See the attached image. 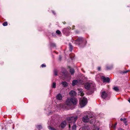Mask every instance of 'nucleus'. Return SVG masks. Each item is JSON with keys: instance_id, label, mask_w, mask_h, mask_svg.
Wrapping results in <instances>:
<instances>
[{"instance_id": "f257e3e1", "label": "nucleus", "mask_w": 130, "mask_h": 130, "mask_svg": "<svg viewBox=\"0 0 130 130\" xmlns=\"http://www.w3.org/2000/svg\"><path fill=\"white\" fill-rule=\"evenodd\" d=\"M74 43L76 45H78L80 47L84 46L86 43L87 41L86 39L82 37H79L74 41Z\"/></svg>"}, {"instance_id": "f03ea898", "label": "nucleus", "mask_w": 130, "mask_h": 130, "mask_svg": "<svg viewBox=\"0 0 130 130\" xmlns=\"http://www.w3.org/2000/svg\"><path fill=\"white\" fill-rule=\"evenodd\" d=\"M77 101L75 98H67L66 102V104L69 106L75 105L77 104Z\"/></svg>"}, {"instance_id": "7ed1b4c3", "label": "nucleus", "mask_w": 130, "mask_h": 130, "mask_svg": "<svg viewBox=\"0 0 130 130\" xmlns=\"http://www.w3.org/2000/svg\"><path fill=\"white\" fill-rule=\"evenodd\" d=\"M77 118L78 117L77 116H76L75 117H68L67 119V120L69 123L73 122L74 123L75 122Z\"/></svg>"}, {"instance_id": "20e7f679", "label": "nucleus", "mask_w": 130, "mask_h": 130, "mask_svg": "<svg viewBox=\"0 0 130 130\" xmlns=\"http://www.w3.org/2000/svg\"><path fill=\"white\" fill-rule=\"evenodd\" d=\"M80 104L82 107L84 106L87 102V100L86 98H84L83 99L80 100Z\"/></svg>"}, {"instance_id": "39448f33", "label": "nucleus", "mask_w": 130, "mask_h": 130, "mask_svg": "<svg viewBox=\"0 0 130 130\" xmlns=\"http://www.w3.org/2000/svg\"><path fill=\"white\" fill-rule=\"evenodd\" d=\"M101 78L102 79L104 83H109L110 81V79L109 77H105L104 76H101Z\"/></svg>"}, {"instance_id": "423d86ee", "label": "nucleus", "mask_w": 130, "mask_h": 130, "mask_svg": "<svg viewBox=\"0 0 130 130\" xmlns=\"http://www.w3.org/2000/svg\"><path fill=\"white\" fill-rule=\"evenodd\" d=\"M66 70L64 68H62V69L61 71V72L60 74L62 76H66L67 75Z\"/></svg>"}, {"instance_id": "0eeeda50", "label": "nucleus", "mask_w": 130, "mask_h": 130, "mask_svg": "<svg viewBox=\"0 0 130 130\" xmlns=\"http://www.w3.org/2000/svg\"><path fill=\"white\" fill-rule=\"evenodd\" d=\"M88 116L87 115L86 116L84 117L82 119V121L85 123L88 122L89 121Z\"/></svg>"}, {"instance_id": "6e6552de", "label": "nucleus", "mask_w": 130, "mask_h": 130, "mask_svg": "<svg viewBox=\"0 0 130 130\" xmlns=\"http://www.w3.org/2000/svg\"><path fill=\"white\" fill-rule=\"evenodd\" d=\"M70 29H71V28L70 29L68 27L64 28L63 30V32L64 34H68L69 33V30Z\"/></svg>"}, {"instance_id": "1a4fd4ad", "label": "nucleus", "mask_w": 130, "mask_h": 130, "mask_svg": "<svg viewBox=\"0 0 130 130\" xmlns=\"http://www.w3.org/2000/svg\"><path fill=\"white\" fill-rule=\"evenodd\" d=\"M107 95L108 94L105 91H103L102 93L101 97L103 99H105L107 97Z\"/></svg>"}, {"instance_id": "9d476101", "label": "nucleus", "mask_w": 130, "mask_h": 130, "mask_svg": "<svg viewBox=\"0 0 130 130\" xmlns=\"http://www.w3.org/2000/svg\"><path fill=\"white\" fill-rule=\"evenodd\" d=\"M62 96L60 93H59L56 96V99L59 100H62Z\"/></svg>"}, {"instance_id": "9b49d317", "label": "nucleus", "mask_w": 130, "mask_h": 130, "mask_svg": "<svg viewBox=\"0 0 130 130\" xmlns=\"http://www.w3.org/2000/svg\"><path fill=\"white\" fill-rule=\"evenodd\" d=\"M69 94L71 96H74L76 95V93L75 91L72 90L69 92Z\"/></svg>"}, {"instance_id": "f8f14e48", "label": "nucleus", "mask_w": 130, "mask_h": 130, "mask_svg": "<svg viewBox=\"0 0 130 130\" xmlns=\"http://www.w3.org/2000/svg\"><path fill=\"white\" fill-rule=\"evenodd\" d=\"M90 84L88 83H86L85 85V89L88 90L90 87Z\"/></svg>"}, {"instance_id": "ddd939ff", "label": "nucleus", "mask_w": 130, "mask_h": 130, "mask_svg": "<svg viewBox=\"0 0 130 130\" xmlns=\"http://www.w3.org/2000/svg\"><path fill=\"white\" fill-rule=\"evenodd\" d=\"M82 129L83 130H88L90 129V127L88 125H85L82 127Z\"/></svg>"}, {"instance_id": "4468645a", "label": "nucleus", "mask_w": 130, "mask_h": 130, "mask_svg": "<svg viewBox=\"0 0 130 130\" xmlns=\"http://www.w3.org/2000/svg\"><path fill=\"white\" fill-rule=\"evenodd\" d=\"M66 121H63L61 124V126L62 128H64L66 126Z\"/></svg>"}, {"instance_id": "2eb2a0df", "label": "nucleus", "mask_w": 130, "mask_h": 130, "mask_svg": "<svg viewBox=\"0 0 130 130\" xmlns=\"http://www.w3.org/2000/svg\"><path fill=\"white\" fill-rule=\"evenodd\" d=\"M78 83V81L77 80H74L72 82V84L73 86H75V85H76Z\"/></svg>"}, {"instance_id": "dca6fc26", "label": "nucleus", "mask_w": 130, "mask_h": 130, "mask_svg": "<svg viewBox=\"0 0 130 130\" xmlns=\"http://www.w3.org/2000/svg\"><path fill=\"white\" fill-rule=\"evenodd\" d=\"M61 83L64 87H65L68 86L67 83L66 82H63Z\"/></svg>"}, {"instance_id": "f3484780", "label": "nucleus", "mask_w": 130, "mask_h": 130, "mask_svg": "<svg viewBox=\"0 0 130 130\" xmlns=\"http://www.w3.org/2000/svg\"><path fill=\"white\" fill-rule=\"evenodd\" d=\"M70 72L72 75H73L75 72L74 70L73 69L70 68Z\"/></svg>"}, {"instance_id": "a211bd4d", "label": "nucleus", "mask_w": 130, "mask_h": 130, "mask_svg": "<svg viewBox=\"0 0 130 130\" xmlns=\"http://www.w3.org/2000/svg\"><path fill=\"white\" fill-rule=\"evenodd\" d=\"M76 125L75 123V122L74 123L73 125L72 126V130H76Z\"/></svg>"}, {"instance_id": "6ab92c4d", "label": "nucleus", "mask_w": 130, "mask_h": 130, "mask_svg": "<svg viewBox=\"0 0 130 130\" xmlns=\"http://www.w3.org/2000/svg\"><path fill=\"white\" fill-rule=\"evenodd\" d=\"M69 45L70 47V52H72L73 50V46L70 43H69Z\"/></svg>"}, {"instance_id": "aec40b11", "label": "nucleus", "mask_w": 130, "mask_h": 130, "mask_svg": "<svg viewBox=\"0 0 130 130\" xmlns=\"http://www.w3.org/2000/svg\"><path fill=\"white\" fill-rule=\"evenodd\" d=\"M112 67L113 66L112 65H111L110 66H106V68L107 70L111 69Z\"/></svg>"}, {"instance_id": "412c9836", "label": "nucleus", "mask_w": 130, "mask_h": 130, "mask_svg": "<svg viewBox=\"0 0 130 130\" xmlns=\"http://www.w3.org/2000/svg\"><path fill=\"white\" fill-rule=\"evenodd\" d=\"M48 128L50 129V130H56L55 128L52 127L51 126H48Z\"/></svg>"}, {"instance_id": "4be33fe9", "label": "nucleus", "mask_w": 130, "mask_h": 130, "mask_svg": "<svg viewBox=\"0 0 130 130\" xmlns=\"http://www.w3.org/2000/svg\"><path fill=\"white\" fill-rule=\"evenodd\" d=\"M93 130H99V128L97 126H94V127L93 128Z\"/></svg>"}, {"instance_id": "5701e85b", "label": "nucleus", "mask_w": 130, "mask_h": 130, "mask_svg": "<svg viewBox=\"0 0 130 130\" xmlns=\"http://www.w3.org/2000/svg\"><path fill=\"white\" fill-rule=\"evenodd\" d=\"M113 89L116 91H118L119 90V88L117 87H114Z\"/></svg>"}, {"instance_id": "b1692460", "label": "nucleus", "mask_w": 130, "mask_h": 130, "mask_svg": "<svg viewBox=\"0 0 130 130\" xmlns=\"http://www.w3.org/2000/svg\"><path fill=\"white\" fill-rule=\"evenodd\" d=\"M52 87L53 88H55L56 87V83L55 82H53V83Z\"/></svg>"}, {"instance_id": "393cba45", "label": "nucleus", "mask_w": 130, "mask_h": 130, "mask_svg": "<svg viewBox=\"0 0 130 130\" xmlns=\"http://www.w3.org/2000/svg\"><path fill=\"white\" fill-rule=\"evenodd\" d=\"M51 45L52 47H56V45L55 43H52L51 44Z\"/></svg>"}, {"instance_id": "a878e982", "label": "nucleus", "mask_w": 130, "mask_h": 130, "mask_svg": "<svg viewBox=\"0 0 130 130\" xmlns=\"http://www.w3.org/2000/svg\"><path fill=\"white\" fill-rule=\"evenodd\" d=\"M36 127L37 128H38L39 129H40L42 128V127L41 125H37Z\"/></svg>"}, {"instance_id": "bb28decb", "label": "nucleus", "mask_w": 130, "mask_h": 130, "mask_svg": "<svg viewBox=\"0 0 130 130\" xmlns=\"http://www.w3.org/2000/svg\"><path fill=\"white\" fill-rule=\"evenodd\" d=\"M56 32L57 34L58 35H60L61 34L60 31L59 30H57L56 31Z\"/></svg>"}, {"instance_id": "cd10ccee", "label": "nucleus", "mask_w": 130, "mask_h": 130, "mask_svg": "<svg viewBox=\"0 0 130 130\" xmlns=\"http://www.w3.org/2000/svg\"><path fill=\"white\" fill-rule=\"evenodd\" d=\"M3 25L4 26H5L7 25V22H5L3 24Z\"/></svg>"}, {"instance_id": "c85d7f7f", "label": "nucleus", "mask_w": 130, "mask_h": 130, "mask_svg": "<svg viewBox=\"0 0 130 130\" xmlns=\"http://www.w3.org/2000/svg\"><path fill=\"white\" fill-rule=\"evenodd\" d=\"M117 124V123H116L114 125H113L112 126V127L114 129H115L116 128V125Z\"/></svg>"}, {"instance_id": "c756f323", "label": "nucleus", "mask_w": 130, "mask_h": 130, "mask_svg": "<svg viewBox=\"0 0 130 130\" xmlns=\"http://www.w3.org/2000/svg\"><path fill=\"white\" fill-rule=\"evenodd\" d=\"M54 74L55 76H57V71L56 70H55L54 71Z\"/></svg>"}, {"instance_id": "7c9ffc66", "label": "nucleus", "mask_w": 130, "mask_h": 130, "mask_svg": "<svg viewBox=\"0 0 130 130\" xmlns=\"http://www.w3.org/2000/svg\"><path fill=\"white\" fill-rule=\"evenodd\" d=\"M123 121L125 123H126L127 121H126V119L125 118H124L123 119Z\"/></svg>"}, {"instance_id": "2f4dec72", "label": "nucleus", "mask_w": 130, "mask_h": 130, "mask_svg": "<svg viewBox=\"0 0 130 130\" xmlns=\"http://www.w3.org/2000/svg\"><path fill=\"white\" fill-rule=\"evenodd\" d=\"M80 94L81 96H83L84 95V93L83 92H80Z\"/></svg>"}, {"instance_id": "473e14b6", "label": "nucleus", "mask_w": 130, "mask_h": 130, "mask_svg": "<svg viewBox=\"0 0 130 130\" xmlns=\"http://www.w3.org/2000/svg\"><path fill=\"white\" fill-rule=\"evenodd\" d=\"M41 67H42V68H43V67H46V66L44 64H42V65H41Z\"/></svg>"}, {"instance_id": "72a5a7b5", "label": "nucleus", "mask_w": 130, "mask_h": 130, "mask_svg": "<svg viewBox=\"0 0 130 130\" xmlns=\"http://www.w3.org/2000/svg\"><path fill=\"white\" fill-rule=\"evenodd\" d=\"M98 70L99 71H100L101 70V67H99L98 68Z\"/></svg>"}, {"instance_id": "f704fd0d", "label": "nucleus", "mask_w": 130, "mask_h": 130, "mask_svg": "<svg viewBox=\"0 0 130 130\" xmlns=\"http://www.w3.org/2000/svg\"><path fill=\"white\" fill-rule=\"evenodd\" d=\"M128 72V71H124L123 72V73H126Z\"/></svg>"}, {"instance_id": "c9c22d12", "label": "nucleus", "mask_w": 130, "mask_h": 130, "mask_svg": "<svg viewBox=\"0 0 130 130\" xmlns=\"http://www.w3.org/2000/svg\"><path fill=\"white\" fill-rule=\"evenodd\" d=\"M118 130H124L121 128H120Z\"/></svg>"}, {"instance_id": "e433bc0d", "label": "nucleus", "mask_w": 130, "mask_h": 130, "mask_svg": "<svg viewBox=\"0 0 130 130\" xmlns=\"http://www.w3.org/2000/svg\"><path fill=\"white\" fill-rule=\"evenodd\" d=\"M52 12H53V13H54V15L55 14V13L54 11H52Z\"/></svg>"}, {"instance_id": "4c0bfd02", "label": "nucleus", "mask_w": 130, "mask_h": 130, "mask_svg": "<svg viewBox=\"0 0 130 130\" xmlns=\"http://www.w3.org/2000/svg\"><path fill=\"white\" fill-rule=\"evenodd\" d=\"M128 101L130 103V99H128Z\"/></svg>"}, {"instance_id": "58836bf2", "label": "nucleus", "mask_w": 130, "mask_h": 130, "mask_svg": "<svg viewBox=\"0 0 130 130\" xmlns=\"http://www.w3.org/2000/svg\"><path fill=\"white\" fill-rule=\"evenodd\" d=\"M123 119H122V118H121L120 119V120L121 121H123Z\"/></svg>"}, {"instance_id": "ea45409f", "label": "nucleus", "mask_w": 130, "mask_h": 130, "mask_svg": "<svg viewBox=\"0 0 130 130\" xmlns=\"http://www.w3.org/2000/svg\"><path fill=\"white\" fill-rule=\"evenodd\" d=\"M125 123V125H127V124H126V123Z\"/></svg>"}, {"instance_id": "a19ab883", "label": "nucleus", "mask_w": 130, "mask_h": 130, "mask_svg": "<svg viewBox=\"0 0 130 130\" xmlns=\"http://www.w3.org/2000/svg\"><path fill=\"white\" fill-rule=\"evenodd\" d=\"M69 128L70 127V125H69Z\"/></svg>"}, {"instance_id": "79ce46f5", "label": "nucleus", "mask_w": 130, "mask_h": 130, "mask_svg": "<svg viewBox=\"0 0 130 130\" xmlns=\"http://www.w3.org/2000/svg\"><path fill=\"white\" fill-rule=\"evenodd\" d=\"M65 23H66L65 22L64 23H63L64 24H65Z\"/></svg>"}, {"instance_id": "37998d69", "label": "nucleus", "mask_w": 130, "mask_h": 130, "mask_svg": "<svg viewBox=\"0 0 130 130\" xmlns=\"http://www.w3.org/2000/svg\"><path fill=\"white\" fill-rule=\"evenodd\" d=\"M83 72H85V71H84Z\"/></svg>"}]
</instances>
